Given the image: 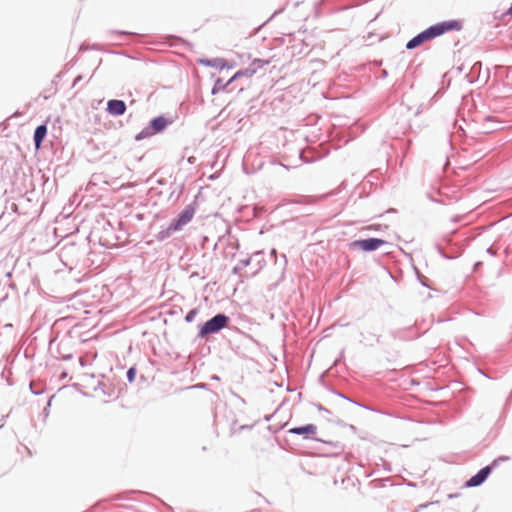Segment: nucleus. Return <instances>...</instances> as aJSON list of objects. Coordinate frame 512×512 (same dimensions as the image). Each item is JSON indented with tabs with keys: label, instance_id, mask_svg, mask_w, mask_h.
<instances>
[{
	"label": "nucleus",
	"instance_id": "47",
	"mask_svg": "<svg viewBox=\"0 0 512 512\" xmlns=\"http://www.w3.org/2000/svg\"><path fill=\"white\" fill-rule=\"evenodd\" d=\"M270 419H271V416H265L266 421H270Z\"/></svg>",
	"mask_w": 512,
	"mask_h": 512
},
{
	"label": "nucleus",
	"instance_id": "31",
	"mask_svg": "<svg viewBox=\"0 0 512 512\" xmlns=\"http://www.w3.org/2000/svg\"><path fill=\"white\" fill-rule=\"evenodd\" d=\"M486 252L491 256H496L497 249L494 246H490L487 248Z\"/></svg>",
	"mask_w": 512,
	"mask_h": 512
},
{
	"label": "nucleus",
	"instance_id": "37",
	"mask_svg": "<svg viewBox=\"0 0 512 512\" xmlns=\"http://www.w3.org/2000/svg\"><path fill=\"white\" fill-rule=\"evenodd\" d=\"M82 80V75H78L73 81V87H75Z\"/></svg>",
	"mask_w": 512,
	"mask_h": 512
},
{
	"label": "nucleus",
	"instance_id": "5",
	"mask_svg": "<svg viewBox=\"0 0 512 512\" xmlns=\"http://www.w3.org/2000/svg\"><path fill=\"white\" fill-rule=\"evenodd\" d=\"M388 242L381 238L369 237L364 239L353 240L348 243L350 250H361L363 252H373Z\"/></svg>",
	"mask_w": 512,
	"mask_h": 512
},
{
	"label": "nucleus",
	"instance_id": "41",
	"mask_svg": "<svg viewBox=\"0 0 512 512\" xmlns=\"http://www.w3.org/2000/svg\"><path fill=\"white\" fill-rule=\"evenodd\" d=\"M67 377H68V373L66 371H62L60 374V379L63 380V379H66Z\"/></svg>",
	"mask_w": 512,
	"mask_h": 512
},
{
	"label": "nucleus",
	"instance_id": "29",
	"mask_svg": "<svg viewBox=\"0 0 512 512\" xmlns=\"http://www.w3.org/2000/svg\"><path fill=\"white\" fill-rule=\"evenodd\" d=\"M30 391H31L34 395H41V394H43L44 389H43V388H37L35 385L30 384Z\"/></svg>",
	"mask_w": 512,
	"mask_h": 512
},
{
	"label": "nucleus",
	"instance_id": "34",
	"mask_svg": "<svg viewBox=\"0 0 512 512\" xmlns=\"http://www.w3.org/2000/svg\"><path fill=\"white\" fill-rule=\"evenodd\" d=\"M388 77V71L386 69H382L380 72V78L385 79Z\"/></svg>",
	"mask_w": 512,
	"mask_h": 512
},
{
	"label": "nucleus",
	"instance_id": "26",
	"mask_svg": "<svg viewBox=\"0 0 512 512\" xmlns=\"http://www.w3.org/2000/svg\"><path fill=\"white\" fill-rule=\"evenodd\" d=\"M109 33L116 34V35H130L133 37H138V34H136L134 32H130V31H126V30H111V31H109Z\"/></svg>",
	"mask_w": 512,
	"mask_h": 512
},
{
	"label": "nucleus",
	"instance_id": "50",
	"mask_svg": "<svg viewBox=\"0 0 512 512\" xmlns=\"http://www.w3.org/2000/svg\"><path fill=\"white\" fill-rule=\"evenodd\" d=\"M116 54H120V55H123L124 53L123 52H115Z\"/></svg>",
	"mask_w": 512,
	"mask_h": 512
},
{
	"label": "nucleus",
	"instance_id": "23",
	"mask_svg": "<svg viewBox=\"0 0 512 512\" xmlns=\"http://www.w3.org/2000/svg\"><path fill=\"white\" fill-rule=\"evenodd\" d=\"M136 375H137L136 367L131 366L126 372V377H127L128 382L133 383L135 381Z\"/></svg>",
	"mask_w": 512,
	"mask_h": 512
},
{
	"label": "nucleus",
	"instance_id": "11",
	"mask_svg": "<svg viewBox=\"0 0 512 512\" xmlns=\"http://www.w3.org/2000/svg\"><path fill=\"white\" fill-rule=\"evenodd\" d=\"M127 110L125 101L120 99H110L106 104V112L114 117L122 116Z\"/></svg>",
	"mask_w": 512,
	"mask_h": 512
},
{
	"label": "nucleus",
	"instance_id": "39",
	"mask_svg": "<svg viewBox=\"0 0 512 512\" xmlns=\"http://www.w3.org/2000/svg\"><path fill=\"white\" fill-rule=\"evenodd\" d=\"M87 49L101 50V48L98 44H93V45L89 46Z\"/></svg>",
	"mask_w": 512,
	"mask_h": 512
},
{
	"label": "nucleus",
	"instance_id": "45",
	"mask_svg": "<svg viewBox=\"0 0 512 512\" xmlns=\"http://www.w3.org/2000/svg\"><path fill=\"white\" fill-rule=\"evenodd\" d=\"M458 493H452V494H449L448 497L449 498H454V497H458Z\"/></svg>",
	"mask_w": 512,
	"mask_h": 512
},
{
	"label": "nucleus",
	"instance_id": "25",
	"mask_svg": "<svg viewBox=\"0 0 512 512\" xmlns=\"http://www.w3.org/2000/svg\"><path fill=\"white\" fill-rule=\"evenodd\" d=\"M326 420L340 427H346L347 423L338 417H326Z\"/></svg>",
	"mask_w": 512,
	"mask_h": 512
},
{
	"label": "nucleus",
	"instance_id": "14",
	"mask_svg": "<svg viewBox=\"0 0 512 512\" xmlns=\"http://www.w3.org/2000/svg\"><path fill=\"white\" fill-rule=\"evenodd\" d=\"M230 85H231V82H230L229 79H228V81L224 82L222 78L217 77L214 80V84H213V87L211 89V94L212 95H216V94H218L220 92L228 91V87Z\"/></svg>",
	"mask_w": 512,
	"mask_h": 512
},
{
	"label": "nucleus",
	"instance_id": "35",
	"mask_svg": "<svg viewBox=\"0 0 512 512\" xmlns=\"http://www.w3.org/2000/svg\"><path fill=\"white\" fill-rule=\"evenodd\" d=\"M14 213H18V206L12 202L9 207Z\"/></svg>",
	"mask_w": 512,
	"mask_h": 512
},
{
	"label": "nucleus",
	"instance_id": "28",
	"mask_svg": "<svg viewBox=\"0 0 512 512\" xmlns=\"http://www.w3.org/2000/svg\"><path fill=\"white\" fill-rule=\"evenodd\" d=\"M311 198L307 196H299L296 200L293 201V203L297 204H303L310 202Z\"/></svg>",
	"mask_w": 512,
	"mask_h": 512
},
{
	"label": "nucleus",
	"instance_id": "48",
	"mask_svg": "<svg viewBox=\"0 0 512 512\" xmlns=\"http://www.w3.org/2000/svg\"><path fill=\"white\" fill-rule=\"evenodd\" d=\"M282 257H283V259H284V261H285V263H286V262H287L286 256H285V255H282Z\"/></svg>",
	"mask_w": 512,
	"mask_h": 512
},
{
	"label": "nucleus",
	"instance_id": "7",
	"mask_svg": "<svg viewBox=\"0 0 512 512\" xmlns=\"http://www.w3.org/2000/svg\"><path fill=\"white\" fill-rule=\"evenodd\" d=\"M444 241H445V243L448 246L451 247V252L450 253H446L445 250L443 249V247L441 246V244H439V243L435 244V248H436L437 252L443 258H445V259H455V258L459 257L460 255H462V253L464 252L463 245L457 244V243H452V240H451L450 237H445Z\"/></svg>",
	"mask_w": 512,
	"mask_h": 512
},
{
	"label": "nucleus",
	"instance_id": "44",
	"mask_svg": "<svg viewBox=\"0 0 512 512\" xmlns=\"http://www.w3.org/2000/svg\"><path fill=\"white\" fill-rule=\"evenodd\" d=\"M373 63L375 66H381L383 63V60H375Z\"/></svg>",
	"mask_w": 512,
	"mask_h": 512
},
{
	"label": "nucleus",
	"instance_id": "1",
	"mask_svg": "<svg viewBox=\"0 0 512 512\" xmlns=\"http://www.w3.org/2000/svg\"><path fill=\"white\" fill-rule=\"evenodd\" d=\"M463 29V21L460 19H450L437 22L426 29L422 30L410 40L407 41L405 47L407 50H414L422 44L429 42L437 37L451 31H461Z\"/></svg>",
	"mask_w": 512,
	"mask_h": 512
},
{
	"label": "nucleus",
	"instance_id": "46",
	"mask_svg": "<svg viewBox=\"0 0 512 512\" xmlns=\"http://www.w3.org/2000/svg\"><path fill=\"white\" fill-rule=\"evenodd\" d=\"M428 505H429V503H426V504L420 505V508L427 507Z\"/></svg>",
	"mask_w": 512,
	"mask_h": 512
},
{
	"label": "nucleus",
	"instance_id": "16",
	"mask_svg": "<svg viewBox=\"0 0 512 512\" xmlns=\"http://www.w3.org/2000/svg\"><path fill=\"white\" fill-rule=\"evenodd\" d=\"M269 60H264V59H260V58H255L252 60V62L250 63V65L246 68L247 70H253V72H251V77L253 75L256 74V72L263 68L265 65L269 64Z\"/></svg>",
	"mask_w": 512,
	"mask_h": 512
},
{
	"label": "nucleus",
	"instance_id": "42",
	"mask_svg": "<svg viewBox=\"0 0 512 512\" xmlns=\"http://www.w3.org/2000/svg\"><path fill=\"white\" fill-rule=\"evenodd\" d=\"M283 11H284V8H280V9L276 10V11L273 13L272 17H275L276 15H278V14L282 13Z\"/></svg>",
	"mask_w": 512,
	"mask_h": 512
},
{
	"label": "nucleus",
	"instance_id": "19",
	"mask_svg": "<svg viewBox=\"0 0 512 512\" xmlns=\"http://www.w3.org/2000/svg\"><path fill=\"white\" fill-rule=\"evenodd\" d=\"M251 72H253V70H247L246 68H243V69H240L238 70L236 73H234L233 76H231L229 78L231 84L233 82H235L237 79H241V77H247V78H250L251 77Z\"/></svg>",
	"mask_w": 512,
	"mask_h": 512
},
{
	"label": "nucleus",
	"instance_id": "43",
	"mask_svg": "<svg viewBox=\"0 0 512 512\" xmlns=\"http://www.w3.org/2000/svg\"><path fill=\"white\" fill-rule=\"evenodd\" d=\"M195 160L196 158L194 156H190L187 161L190 163V164H194L195 163Z\"/></svg>",
	"mask_w": 512,
	"mask_h": 512
},
{
	"label": "nucleus",
	"instance_id": "20",
	"mask_svg": "<svg viewBox=\"0 0 512 512\" xmlns=\"http://www.w3.org/2000/svg\"><path fill=\"white\" fill-rule=\"evenodd\" d=\"M321 442L325 443L327 445H330L331 447H333L335 449V451H336L334 453V455H339L341 452L344 451V448H345V445L342 442H340V441L333 442V441L322 440Z\"/></svg>",
	"mask_w": 512,
	"mask_h": 512
},
{
	"label": "nucleus",
	"instance_id": "21",
	"mask_svg": "<svg viewBox=\"0 0 512 512\" xmlns=\"http://www.w3.org/2000/svg\"><path fill=\"white\" fill-rule=\"evenodd\" d=\"M199 314V308H192L190 309L187 314L185 315V321L187 323H191L194 321V319L196 318V316Z\"/></svg>",
	"mask_w": 512,
	"mask_h": 512
},
{
	"label": "nucleus",
	"instance_id": "18",
	"mask_svg": "<svg viewBox=\"0 0 512 512\" xmlns=\"http://www.w3.org/2000/svg\"><path fill=\"white\" fill-rule=\"evenodd\" d=\"M178 230L173 227L171 223H169L168 227L161 230L157 235L156 239L158 241H164L168 239L174 232H177Z\"/></svg>",
	"mask_w": 512,
	"mask_h": 512
},
{
	"label": "nucleus",
	"instance_id": "22",
	"mask_svg": "<svg viewBox=\"0 0 512 512\" xmlns=\"http://www.w3.org/2000/svg\"><path fill=\"white\" fill-rule=\"evenodd\" d=\"M55 358H57L59 360H63V361H68L73 358V354L72 353H62L61 349H60V345H59L57 348V354L55 355Z\"/></svg>",
	"mask_w": 512,
	"mask_h": 512
},
{
	"label": "nucleus",
	"instance_id": "10",
	"mask_svg": "<svg viewBox=\"0 0 512 512\" xmlns=\"http://www.w3.org/2000/svg\"><path fill=\"white\" fill-rule=\"evenodd\" d=\"M198 63L200 65L206 66V67H212L217 68L220 70H223L225 68L232 69L236 66L235 62H229L224 58H200L198 59Z\"/></svg>",
	"mask_w": 512,
	"mask_h": 512
},
{
	"label": "nucleus",
	"instance_id": "12",
	"mask_svg": "<svg viewBox=\"0 0 512 512\" xmlns=\"http://www.w3.org/2000/svg\"><path fill=\"white\" fill-rule=\"evenodd\" d=\"M503 121L494 116L487 115L483 118L482 128L484 133H493L502 129Z\"/></svg>",
	"mask_w": 512,
	"mask_h": 512
},
{
	"label": "nucleus",
	"instance_id": "24",
	"mask_svg": "<svg viewBox=\"0 0 512 512\" xmlns=\"http://www.w3.org/2000/svg\"><path fill=\"white\" fill-rule=\"evenodd\" d=\"M416 275L422 286L430 288V280L427 277L422 275L418 270H416Z\"/></svg>",
	"mask_w": 512,
	"mask_h": 512
},
{
	"label": "nucleus",
	"instance_id": "15",
	"mask_svg": "<svg viewBox=\"0 0 512 512\" xmlns=\"http://www.w3.org/2000/svg\"><path fill=\"white\" fill-rule=\"evenodd\" d=\"M482 69V62L477 61L475 62L470 70V73L466 75L469 83H475L478 80V77L480 75Z\"/></svg>",
	"mask_w": 512,
	"mask_h": 512
},
{
	"label": "nucleus",
	"instance_id": "2",
	"mask_svg": "<svg viewBox=\"0 0 512 512\" xmlns=\"http://www.w3.org/2000/svg\"><path fill=\"white\" fill-rule=\"evenodd\" d=\"M230 322L231 318L227 314L223 312L215 314L205 322L198 324V333L194 341L200 340L209 342L214 335L228 328Z\"/></svg>",
	"mask_w": 512,
	"mask_h": 512
},
{
	"label": "nucleus",
	"instance_id": "49",
	"mask_svg": "<svg viewBox=\"0 0 512 512\" xmlns=\"http://www.w3.org/2000/svg\"><path fill=\"white\" fill-rule=\"evenodd\" d=\"M158 183H159V184H163V180H162V179H161V180H158Z\"/></svg>",
	"mask_w": 512,
	"mask_h": 512
},
{
	"label": "nucleus",
	"instance_id": "32",
	"mask_svg": "<svg viewBox=\"0 0 512 512\" xmlns=\"http://www.w3.org/2000/svg\"><path fill=\"white\" fill-rule=\"evenodd\" d=\"M182 193V189H180L178 191V193L176 194V190L174 189L171 193H170V196H169V199L173 198L175 196V200H177L179 197H180V194Z\"/></svg>",
	"mask_w": 512,
	"mask_h": 512
},
{
	"label": "nucleus",
	"instance_id": "6",
	"mask_svg": "<svg viewBox=\"0 0 512 512\" xmlns=\"http://www.w3.org/2000/svg\"><path fill=\"white\" fill-rule=\"evenodd\" d=\"M197 204L196 201L188 204L185 208L174 217L170 223L180 231L186 224H188L194 217L196 212Z\"/></svg>",
	"mask_w": 512,
	"mask_h": 512
},
{
	"label": "nucleus",
	"instance_id": "3",
	"mask_svg": "<svg viewBox=\"0 0 512 512\" xmlns=\"http://www.w3.org/2000/svg\"><path fill=\"white\" fill-rule=\"evenodd\" d=\"M173 123V119L161 114L152 118L148 124L134 136L135 141H142L154 135L160 134Z\"/></svg>",
	"mask_w": 512,
	"mask_h": 512
},
{
	"label": "nucleus",
	"instance_id": "40",
	"mask_svg": "<svg viewBox=\"0 0 512 512\" xmlns=\"http://www.w3.org/2000/svg\"><path fill=\"white\" fill-rule=\"evenodd\" d=\"M503 15H504V16H506V15H512V2H511L510 7L507 9V11H506Z\"/></svg>",
	"mask_w": 512,
	"mask_h": 512
},
{
	"label": "nucleus",
	"instance_id": "33",
	"mask_svg": "<svg viewBox=\"0 0 512 512\" xmlns=\"http://www.w3.org/2000/svg\"><path fill=\"white\" fill-rule=\"evenodd\" d=\"M482 265H483V262H481V261L475 262L473 265V271H475V272L478 271L482 267Z\"/></svg>",
	"mask_w": 512,
	"mask_h": 512
},
{
	"label": "nucleus",
	"instance_id": "17",
	"mask_svg": "<svg viewBox=\"0 0 512 512\" xmlns=\"http://www.w3.org/2000/svg\"><path fill=\"white\" fill-rule=\"evenodd\" d=\"M334 393H335L337 396H339V397H341V398H343V399H345V400H347V401H349V402H351V403H353V404H355V405H357V406H359V407H362V408H364V409H366V410H370V411H373V412H380L378 409H375V408H373V407H371V406H369V405H366V404H364V403H361V402H359V401H357V400H355V399H353V398H351V397L347 396L346 394H344V393H342V392L336 391V392H334Z\"/></svg>",
	"mask_w": 512,
	"mask_h": 512
},
{
	"label": "nucleus",
	"instance_id": "13",
	"mask_svg": "<svg viewBox=\"0 0 512 512\" xmlns=\"http://www.w3.org/2000/svg\"><path fill=\"white\" fill-rule=\"evenodd\" d=\"M47 132L48 128L46 123H42L35 128L33 132V143L36 149H39L42 146L47 136Z\"/></svg>",
	"mask_w": 512,
	"mask_h": 512
},
{
	"label": "nucleus",
	"instance_id": "4",
	"mask_svg": "<svg viewBox=\"0 0 512 512\" xmlns=\"http://www.w3.org/2000/svg\"><path fill=\"white\" fill-rule=\"evenodd\" d=\"M508 460H510L509 456H499L498 458L494 459L490 464L482 467L476 474L467 479L464 483V487L473 488L481 486L501 462Z\"/></svg>",
	"mask_w": 512,
	"mask_h": 512
},
{
	"label": "nucleus",
	"instance_id": "30",
	"mask_svg": "<svg viewBox=\"0 0 512 512\" xmlns=\"http://www.w3.org/2000/svg\"><path fill=\"white\" fill-rule=\"evenodd\" d=\"M54 397H55V395H51L49 397V399L47 401V404H46V406L43 409V413L45 414V416H48V414H49V408L51 407V402H52Z\"/></svg>",
	"mask_w": 512,
	"mask_h": 512
},
{
	"label": "nucleus",
	"instance_id": "36",
	"mask_svg": "<svg viewBox=\"0 0 512 512\" xmlns=\"http://www.w3.org/2000/svg\"><path fill=\"white\" fill-rule=\"evenodd\" d=\"M346 427H348V428H349V430H350L351 432H353V433H356V432H357V427H356L355 425H353V424H348V423H347V426H346Z\"/></svg>",
	"mask_w": 512,
	"mask_h": 512
},
{
	"label": "nucleus",
	"instance_id": "9",
	"mask_svg": "<svg viewBox=\"0 0 512 512\" xmlns=\"http://www.w3.org/2000/svg\"><path fill=\"white\" fill-rule=\"evenodd\" d=\"M317 431V426L315 424L309 423L301 426H295L288 430V433L300 435L305 440H315V441H322V439L314 437Z\"/></svg>",
	"mask_w": 512,
	"mask_h": 512
},
{
	"label": "nucleus",
	"instance_id": "27",
	"mask_svg": "<svg viewBox=\"0 0 512 512\" xmlns=\"http://www.w3.org/2000/svg\"><path fill=\"white\" fill-rule=\"evenodd\" d=\"M314 406L317 408L318 411L325 413L327 415V417L332 416V412L329 409H327L326 407H324L322 404L316 403V404H314Z\"/></svg>",
	"mask_w": 512,
	"mask_h": 512
},
{
	"label": "nucleus",
	"instance_id": "8",
	"mask_svg": "<svg viewBox=\"0 0 512 512\" xmlns=\"http://www.w3.org/2000/svg\"><path fill=\"white\" fill-rule=\"evenodd\" d=\"M253 260H257L259 264V267L252 273L253 276L256 275L262 267L261 262H265L262 257V252H256L250 257L239 260L238 263L232 268V273L234 275L241 276L242 269L249 266Z\"/></svg>",
	"mask_w": 512,
	"mask_h": 512
},
{
	"label": "nucleus",
	"instance_id": "38",
	"mask_svg": "<svg viewBox=\"0 0 512 512\" xmlns=\"http://www.w3.org/2000/svg\"><path fill=\"white\" fill-rule=\"evenodd\" d=\"M370 336L373 337L377 343H381L380 335L370 334Z\"/></svg>",
	"mask_w": 512,
	"mask_h": 512
}]
</instances>
